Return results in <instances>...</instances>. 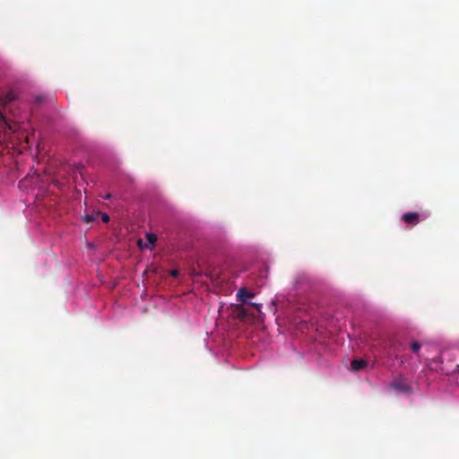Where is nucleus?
<instances>
[{
    "label": "nucleus",
    "instance_id": "obj_12",
    "mask_svg": "<svg viewBox=\"0 0 459 459\" xmlns=\"http://www.w3.org/2000/svg\"><path fill=\"white\" fill-rule=\"evenodd\" d=\"M171 275L174 276V277L178 276V271H176V270L172 271L171 272Z\"/></svg>",
    "mask_w": 459,
    "mask_h": 459
},
{
    "label": "nucleus",
    "instance_id": "obj_4",
    "mask_svg": "<svg viewBox=\"0 0 459 459\" xmlns=\"http://www.w3.org/2000/svg\"><path fill=\"white\" fill-rule=\"evenodd\" d=\"M237 296L238 300L244 302L247 299L253 298L254 294L247 290L245 288H241L238 290Z\"/></svg>",
    "mask_w": 459,
    "mask_h": 459
},
{
    "label": "nucleus",
    "instance_id": "obj_10",
    "mask_svg": "<svg viewBox=\"0 0 459 459\" xmlns=\"http://www.w3.org/2000/svg\"><path fill=\"white\" fill-rule=\"evenodd\" d=\"M94 218L92 216H90V215H87L85 217V221L86 222H91V221H93Z\"/></svg>",
    "mask_w": 459,
    "mask_h": 459
},
{
    "label": "nucleus",
    "instance_id": "obj_8",
    "mask_svg": "<svg viewBox=\"0 0 459 459\" xmlns=\"http://www.w3.org/2000/svg\"><path fill=\"white\" fill-rule=\"evenodd\" d=\"M101 220H102V221H103V222H105V223L108 222V221H109V216H108V213H106V212L101 213Z\"/></svg>",
    "mask_w": 459,
    "mask_h": 459
},
{
    "label": "nucleus",
    "instance_id": "obj_6",
    "mask_svg": "<svg viewBox=\"0 0 459 459\" xmlns=\"http://www.w3.org/2000/svg\"><path fill=\"white\" fill-rule=\"evenodd\" d=\"M146 239L151 245H154L157 240V236L153 233L146 234Z\"/></svg>",
    "mask_w": 459,
    "mask_h": 459
},
{
    "label": "nucleus",
    "instance_id": "obj_9",
    "mask_svg": "<svg viewBox=\"0 0 459 459\" xmlns=\"http://www.w3.org/2000/svg\"><path fill=\"white\" fill-rule=\"evenodd\" d=\"M250 306L254 307H255V308H256L258 311H260L261 304H258V303H250Z\"/></svg>",
    "mask_w": 459,
    "mask_h": 459
},
{
    "label": "nucleus",
    "instance_id": "obj_3",
    "mask_svg": "<svg viewBox=\"0 0 459 459\" xmlns=\"http://www.w3.org/2000/svg\"><path fill=\"white\" fill-rule=\"evenodd\" d=\"M367 364L368 363L365 359H353L351 362V367L352 370L359 371V370L363 369L364 368H366Z\"/></svg>",
    "mask_w": 459,
    "mask_h": 459
},
{
    "label": "nucleus",
    "instance_id": "obj_7",
    "mask_svg": "<svg viewBox=\"0 0 459 459\" xmlns=\"http://www.w3.org/2000/svg\"><path fill=\"white\" fill-rule=\"evenodd\" d=\"M421 345L419 342H413L411 344V351L413 353H418L420 349Z\"/></svg>",
    "mask_w": 459,
    "mask_h": 459
},
{
    "label": "nucleus",
    "instance_id": "obj_1",
    "mask_svg": "<svg viewBox=\"0 0 459 459\" xmlns=\"http://www.w3.org/2000/svg\"><path fill=\"white\" fill-rule=\"evenodd\" d=\"M391 388L399 393H411V386L402 377L394 379L391 385Z\"/></svg>",
    "mask_w": 459,
    "mask_h": 459
},
{
    "label": "nucleus",
    "instance_id": "obj_2",
    "mask_svg": "<svg viewBox=\"0 0 459 459\" xmlns=\"http://www.w3.org/2000/svg\"><path fill=\"white\" fill-rule=\"evenodd\" d=\"M402 220L408 225L414 226L420 221V214L418 212H405Z\"/></svg>",
    "mask_w": 459,
    "mask_h": 459
},
{
    "label": "nucleus",
    "instance_id": "obj_5",
    "mask_svg": "<svg viewBox=\"0 0 459 459\" xmlns=\"http://www.w3.org/2000/svg\"><path fill=\"white\" fill-rule=\"evenodd\" d=\"M250 312L247 308H245V307H241L239 308L238 310V316L241 319H244L246 318L247 316H250Z\"/></svg>",
    "mask_w": 459,
    "mask_h": 459
},
{
    "label": "nucleus",
    "instance_id": "obj_11",
    "mask_svg": "<svg viewBox=\"0 0 459 459\" xmlns=\"http://www.w3.org/2000/svg\"><path fill=\"white\" fill-rule=\"evenodd\" d=\"M103 198L105 200H109L112 198V195L111 194H106L105 195H103Z\"/></svg>",
    "mask_w": 459,
    "mask_h": 459
}]
</instances>
